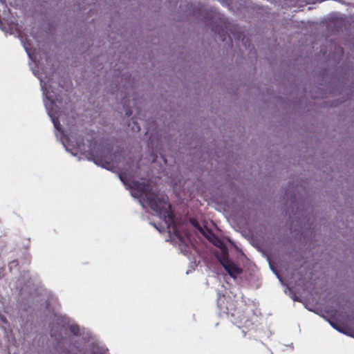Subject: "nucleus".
<instances>
[{
    "label": "nucleus",
    "mask_w": 354,
    "mask_h": 354,
    "mask_svg": "<svg viewBox=\"0 0 354 354\" xmlns=\"http://www.w3.org/2000/svg\"><path fill=\"white\" fill-rule=\"evenodd\" d=\"M115 155L111 154L109 149H104L98 153L93 154V160L96 165H100L108 170H111L115 167Z\"/></svg>",
    "instance_id": "f03ea898"
},
{
    "label": "nucleus",
    "mask_w": 354,
    "mask_h": 354,
    "mask_svg": "<svg viewBox=\"0 0 354 354\" xmlns=\"http://www.w3.org/2000/svg\"><path fill=\"white\" fill-rule=\"evenodd\" d=\"M119 178L130 191L132 196L139 198L145 196V201L149 207L156 212L160 218H163L169 229L172 227L175 236L180 241L183 242V238L177 230L174 215L167 195L154 191L149 183L132 180L125 171L119 174Z\"/></svg>",
    "instance_id": "f257e3e1"
},
{
    "label": "nucleus",
    "mask_w": 354,
    "mask_h": 354,
    "mask_svg": "<svg viewBox=\"0 0 354 354\" xmlns=\"http://www.w3.org/2000/svg\"><path fill=\"white\" fill-rule=\"evenodd\" d=\"M330 324H331V325L333 326V328H336V329H337L338 330L340 331V329L338 328V326L336 324H335L333 323H330Z\"/></svg>",
    "instance_id": "6e6552de"
},
{
    "label": "nucleus",
    "mask_w": 354,
    "mask_h": 354,
    "mask_svg": "<svg viewBox=\"0 0 354 354\" xmlns=\"http://www.w3.org/2000/svg\"><path fill=\"white\" fill-rule=\"evenodd\" d=\"M47 97L50 100V102L53 104L55 103V99H54L53 97V96L50 95V96H47Z\"/></svg>",
    "instance_id": "423d86ee"
},
{
    "label": "nucleus",
    "mask_w": 354,
    "mask_h": 354,
    "mask_svg": "<svg viewBox=\"0 0 354 354\" xmlns=\"http://www.w3.org/2000/svg\"><path fill=\"white\" fill-rule=\"evenodd\" d=\"M70 330L74 335H77L79 334V332H80V328H79V326H77V325H72L70 327Z\"/></svg>",
    "instance_id": "20e7f679"
},
{
    "label": "nucleus",
    "mask_w": 354,
    "mask_h": 354,
    "mask_svg": "<svg viewBox=\"0 0 354 354\" xmlns=\"http://www.w3.org/2000/svg\"><path fill=\"white\" fill-rule=\"evenodd\" d=\"M220 37H221V39L222 41H225V35H221Z\"/></svg>",
    "instance_id": "1a4fd4ad"
},
{
    "label": "nucleus",
    "mask_w": 354,
    "mask_h": 354,
    "mask_svg": "<svg viewBox=\"0 0 354 354\" xmlns=\"http://www.w3.org/2000/svg\"><path fill=\"white\" fill-rule=\"evenodd\" d=\"M133 126L132 127V129L133 131H139L140 130V125L137 123V122L134 121L133 119Z\"/></svg>",
    "instance_id": "39448f33"
},
{
    "label": "nucleus",
    "mask_w": 354,
    "mask_h": 354,
    "mask_svg": "<svg viewBox=\"0 0 354 354\" xmlns=\"http://www.w3.org/2000/svg\"><path fill=\"white\" fill-rule=\"evenodd\" d=\"M221 263L230 276L234 279L241 272V269L228 259L221 261Z\"/></svg>",
    "instance_id": "7ed1b4c3"
},
{
    "label": "nucleus",
    "mask_w": 354,
    "mask_h": 354,
    "mask_svg": "<svg viewBox=\"0 0 354 354\" xmlns=\"http://www.w3.org/2000/svg\"><path fill=\"white\" fill-rule=\"evenodd\" d=\"M132 114V111L130 109L126 111V115L130 116Z\"/></svg>",
    "instance_id": "0eeeda50"
}]
</instances>
